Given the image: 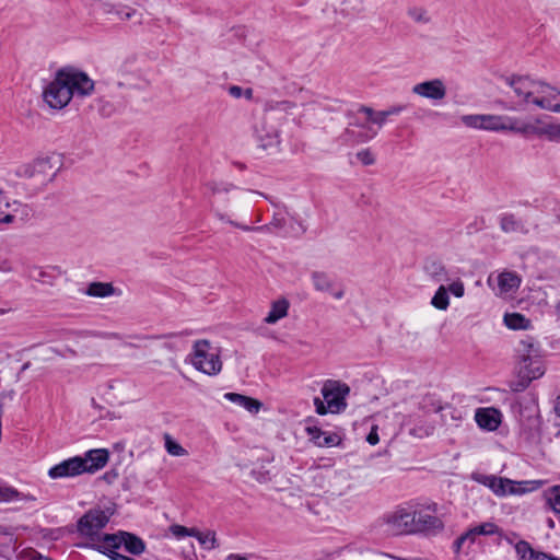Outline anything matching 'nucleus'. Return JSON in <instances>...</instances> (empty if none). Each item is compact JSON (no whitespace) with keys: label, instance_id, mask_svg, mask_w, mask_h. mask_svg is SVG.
Segmentation results:
<instances>
[{"label":"nucleus","instance_id":"obj_5","mask_svg":"<svg viewBox=\"0 0 560 560\" xmlns=\"http://www.w3.org/2000/svg\"><path fill=\"white\" fill-rule=\"evenodd\" d=\"M254 135L262 149L278 148L280 144L279 119L272 112H266L256 118Z\"/></svg>","mask_w":560,"mask_h":560},{"label":"nucleus","instance_id":"obj_14","mask_svg":"<svg viewBox=\"0 0 560 560\" xmlns=\"http://www.w3.org/2000/svg\"><path fill=\"white\" fill-rule=\"evenodd\" d=\"M352 125L355 127H359L361 129V131H355L352 128H346V130L340 136L341 140L345 143H348V144L364 143V142H368V141L374 139L378 133V130L374 129L370 125L361 124L358 121Z\"/></svg>","mask_w":560,"mask_h":560},{"label":"nucleus","instance_id":"obj_12","mask_svg":"<svg viewBox=\"0 0 560 560\" xmlns=\"http://www.w3.org/2000/svg\"><path fill=\"white\" fill-rule=\"evenodd\" d=\"M84 474V464L81 456H74L62 460L48 470L51 479L75 477Z\"/></svg>","mask_w":560,"mask_h":560},{"label":"nucleus","instance_id":"obj_34","mask_svg":"<svg viewBox=\"0 0 560 560\" xmlns=\"http://www.w3.org/2000/svg\"><path fill=\"white\" fill-rule=\"evenodd\" d=\"M431 304L438 310H447L450 305V298L447 294V289L444 285L439 287L431 300Z\"/></svg>","mask_w":560,"mask_h":560},{"label":"nucleus","instance_id":"obj_23","mask_svg":"<svg viewBox=\"0 0 560 560\" xmlns=\"http://www.w3.org/2000/svg\"><path fill=\"white\" fill-rule=\"evenodd\" d=\"M289 306L290 304L287 299H280L272 302L271 308L265 317L264 322L269 325L276 324L278 320L288 315Z\"/></svg>","mask_w":560,"mask_h":560},{"label":"nucleus","instance_id":"obj_51","mask_svg":"<svg viewBox=\"0 0 560 560\" xmlns=\"http://www.w3.org/2000/svg\"><path fill=\"white\" fill-rule=\"evenodd\" d=\"M443 410L448 411L450 417H451L453 420H455V421H459V420H462V413H460V411H458L457 409L453 408L452 406L446 405V406L444 407V409H443Z\"/></svg>","mask_w":560,"mask_h":560},{"label":"nucleus","instance_id":"obj_56","mask_svg":"<svg viewBox=\"0 0 560 560\" xmlns=\"http://www.w3.org/2000/svg\"><path fill=\"white\" fill-rule=\"evenodd\" d=\"M465 541L466 540L464 539V537L462 535L454 541V549L456 552H458L460 550V548Z\"/></svg>","mask_w":560,"mask_h":560},{"label":"nucleus","instance_id":"obj_61","mask_svg":"<svg viewBox=\"0 0 560 560\" xmlns=\"http://www.w3.org/2000/svg\"><path fill=\"white\" fill-rule=\"evenodd\" d=\"M555 411L560 417V395L557 397L555 402Z\"/></svg>","mask_w":560,"mask_h":560},{"label":"nucleus","instance_id":"obj_46","mask_svg":"<svg viewBox=\"0 0 560 560\" xmlns=\"http://www.w3.org/2000/svg\"><path fill=\"white\" fill-rule=\"evenodd\" d=\"M359 113H362L365 115L366 117V125L369 124H372L373 121V117L375 116L376 114V110H374L372 107H369V106H365V105H362L359 110Z\"/></svg>","mask_w":560,"mask_h":560},{"label":"nucleus","instance_id":"obj_21","mask_svg":"<svg viewBox=\"0 0 560 560\" xmlns=\"http://www.w3.org/2000/svg\"><path fill=\"white\" fill-rule=\"evenodd\" d=\"M230 224L237 228V229H241L243 231H257V232H270L272 231L273 229L276 230H281L285 226V219L284 217L276 213L273 217H272V220L270 221L269 224H266V225H260V226H248V225H244V224H241V223H237L235 221H230Z\"/></svg>","mask_w":560,"mask_h":560},{"label":"nucleus","instance_id":"obj_63","mask_svg":"<svg viewBox=\"0 0 560 560\" xmlns=\"http://www.w3.org/2000/svg\"><path fill=\"white\" fill-rule=\"evenodd\" d=\"M164 347L170 349V350H177V347L175 343H172V342H165L164 343Z\"/></svg>","mask_w":560,"mask_h":560},{"label":"nucleus","instance_id":"obj_15","mask_svg":"<svg viewBox=\"0 0 560 560\" xmlns=\"http://www.w3.org/2000/svg\"><path fill=\"white\" fill-rule=\"evenodd\" d=\"M81 459L84 464V474H94L106 466L109 452L106 448L89 450L81 456Z\"/></svg>","mask_w":560,"mask_h":560},{"label":"nucleus","instance_id":"obj_49","mask_svg":"<svg viewBox=\"0 0 560 560\" xmlns=\"http://www.w3.org/2000/svg\"><path fill=\"white\" fill-rule=\"evenodd\" d=\"M530 560H559V559L556 557H552L546 552L535 549L533 558Z\"/></svg>","mask_w":560,"mask_h":560},{"label":"nucleus","instance_id":"obj_37","mask_svg":"<svg viewBox=\"0 0 560 560\" xmlns=\"http://www.w3.org/2000/svg\"><path fill=\"white\" fill-rule=\"evenodd\" d=\"M122 533L124 532H119L118 534H106L104 536L103 540L106 545V552L117 549L122 545Z\"/></svg>","mask_w":560,"mask_h":560},{"label":"nucleus","instance_id":"obj_31","mask_svg":"<svg viewBox=\"0 0 560 560\" xmlns=\"http://www.w3.org/2000/svg\"><path fill=\"white\" fill-rule=\"evenodd\" d=\"M427 273L436 282H444L448 280L445 267L439 261H430L425 265Z\"/></svg>","mask_w":560,"mask_h":560},{"label":"nucleus","instance_id":"obj_64","mask_svg":"<svg viewBox=\"0 0 560 560\" xmlns=\"http://www.w3.org/2000/svg\"><path fill=\"white\" fill-rule=\"evenodd\" d=\"M556 315L560 319V300L557 302L555 306Z\"/></svg>","mask_w":560,"mask_h":560},{"label":"nucleus","instance_id":"obj_6","mask_svg":"<svg viewBox=\"0 0 560 560\" xmlns=\"http://www.w3.org/2000/svg\"><path fill=\"white\" fill-rule=\"evenodd\" d=\"M413 521V510L402 506L384 514L382 517V524L385 526V532L390 535L412 534Z\"/></svg>","mask_w":560,"mask_h":560},{"label":"nucleus","instance_id":"obj_2","mask_svg":"<svg viewBox=\"0 0 560 560\" xmlns=\"http://www.w3.org/2000/svg\"><path fill=\"white\" fill-rule=\"evenodd\" d=\"M94 81L83 71L74 68L60 69L46 86L43 96L49 107L61 109L74 95L84 97L92 94Z\"/></svg>","mask_w":560,"mask_h":560},{"label":"nucleus","instance_id":"obj_7","mask_svg":"<svg viewBox=\"0 0 560 560\" xmlns=\"http://www.w3.org/2000/svg\"><path fill=\"white\" fill-rule=\"evenodd\" d=\"M349 386L337 381L328 380L324 383L322 395L330 412H339L346 408V396L349 394Z\"/></svg>","mask_w":560,"mask_h":560},{"label":"nucleus","instance_id":"obj_25","mask_svg":"<svg viewBox=\"0 0 560 560\" xmlns=\"http://www.w3.org/2000/svg\"><path fill=\"white\" fill-rule=\"evenodd\" d=\"M84 293L92 298H107L115 293V288L110 282H91Z\"/></svg>","mask_w":560,"mask_h":560},{"label":"nucleus","instance_id":"obj_8","mask_svg":"<svg viewBox=\"0 0 560 560\" xmlns=\"http://www.w3.org/2000/svg\"><path fill=\"white\" fill-rule=\"evenodd\" d=\"M109 516L101 509L89 510L78 521V532L86 537H94L106 526Z\"/></svg>","mask_w":560,"mask_h":560},{"label":"nucleus","instance_id":"obj_20","mask_svg":"<svg viewBox=\"0 0 560 560\" xmlns=\"http://www.w3.org/2000/svg\"><path fill=\"white\" fill-rule=\"evenodd\" d=\"M24 174L30 177H35L36 175H44V180H52L56 175V172L52 170V165L50 160L47 158L37 159L31 165H27L24 168Z\"/></svg>","mask_w":560,"mask_h":560},{"label":"nucleus","instance_id":"obj_22","mask_svg":"<svg viewBox=\"0 0 560 560\" xmlns=\"http://www.w3.org/2000/svg\"><path fill=\"white\" fill-rule=\"evenodd\" d=\"M224 398L253 413L258 412L261 408V402L257 399L237 393H226L224 394Z\"/></svg>","mask_w":560,"mask_h":560},{"label":"nucleus","instance_id":"obj_3","mask_svg":"<svg viewBox=\"0 0 560 560\" xmlns=\"http://www.w3.org/2000/svg\"><path fill=\"white\" fill-rule=\"evenodd\" d=\"M517 352L521 358L517 378L510 383V388L512 392L521 393L525 390L534 380L540 378L545 374V366L538 349L530 338L520 342Z\"/></svg>","mask_w":560,"mask_h":560},{"label":"nucleus","instance_id":"obj_62","mask_svg":"<svg viewBox=\"0 0 560 560\" xmlns=\"http://www.w3.org/2000/svg\"><path fill=\"white\" fill-rule=\"evenodd\" d=\"M243 96H245L247 100H252L253 97V90L252 89H246L243 91Z\"/></svg>","mask_w":560,"mask_h":560},{"label":"nucleus","instance_id":"obj_30","mask_svg":"<svg viewBox=\"0 0 560 560\" xmlns=\"http://www.w3.org/2000/svg\"><path fill=\"white\" fill-rule=\"evenodd\" d=\"M194 537L207 550H212L219 547L217 535L214 530L200 532L196 528Z\"/></svg>","mask_w":560,"mask_h":560},{"label":"nucleus","instance_id":"obj_58","mask_svg":"<svg viewBox=\"0 0 560 560\" xmlns=\"http://www.w3.org/2000/svg\"><path fill=\"white\" fill-rule=\"evenodd\" d=\"M116 477H117V474H116L115 471H108V472H106V474L103 476V478H104L106 481H108V482H110V481H112L113 479H115Z\"/></svg>","mask_w":560,"mask_h":560},{"label":"nucleus","instance_id":"obj_28","mask_svg":"<svg viewBox=\"0 0 560 560\" xmlns=\"http://www.w3.org/2000/svg\"><path fill=\"white\" fill-rule=\"evenodd\" d=\"M418 407L424 413L440 412L444 409V406H442L441 400L436 397L435 394L423 395L418 401Z\"/></svg>","mask_w":560,"mask_h":560},{"label":"nucleus","instance_id":"obj_18","mask_svg":"<svg viewBox=\"0 0 560 560\" xmlns=\"http://www.w3.org/2000/svg\"><path fill=\"white\" fill-rule=\"evenodd\" d=\"M523 135H535L551 142L560 143V124H544L540 126L524 124Z\"/></svg>","mask_w":560,"mask_h":560},{"label":"nucleus","instance_id":"obj_33","mask_svg":"<svg viewBox=\"0 0 560 560\" xmlns=\"http://www.w3.org/2000/svg\"><path fill=\"white\" fill-rule=\"evenodd\" d=\"M504 324L511 329H526L529 326V319L520 313H508L504 315Z\"/></svg>","mask_w":560,"mask_h":560},{"label":"nucleus","instance_id":"obj_48","mask_svg":"<svg viewBox=\"0 0 560 560\" xmlns=\"http://www.w3.org/2000/svg\"><path fill=\"white\" fill-rule=\"evenodd\" d=\"M314 405L316 407V412L318 415H326L327 411H329V409L327 408V404L325 402V400H322L320 398L316 397L314 399Z\"/></svg>","mask_w":560,"mask_h":560},{"label":"nucleus","instance_id":"obj_40","mask_svg":"<svg viewBox=\"0 0 560 560\" xmlns=\"http://www.w3.org/2000/svg\"><path fill=\"white\" fill-rule=\"evenodd\" d=\"M462 121L469 128L482 129L483 115H465Z\"/></svg>","mask_w":560,"mask_h":560},{"label":"nucleus","instance_id":"obj_16","mask_svg":"<svg viewBox=\"0 0 560 560\" xmlns=\"http://www.w3.org/2000/svg\"><path fill=\"white\" fill-rule=\"evenodd\" d=\"M311 279L316 291L330 293L336 300L343 298L345 290L342 288L335 290V281L327 272L313 271Z\"/></svg>","mask_w":560,"mask_h":560},{"label":"nucleus","instance_id":"obj_57","mask_svg":"<svg viewBox=\"0 0 560 560\" xmlns=\"http://www.w3.org/2000/svg\"><path fill=\"white\" fill-rule=\"evenodd\" d=\"M226 560H247V557L236 553H231L226 557Z\"/></svg>","mask_w":560,"mask_h":560},{"label":"nucleus","instance_id":"obj_47","mask_svg":"<svg viewBox=\"0 0 560 560\" xmlns=\"http://www.w3.org/2000/svg\"><path fill=\"white\" fill-rule=\"evenodd\" d=\"M406 109H407L406 105L398 104V105L389 106L387 109H385V113L388 117H390V116L399 115L400 113H402Z\"/></svg>","mask_w":560,"mask_h":560},{"label":"nucleus","instance_id":"obj_55","mask_svg":"<svg viewBox=\"0 0 560 560\" xmlns=\"http://www.w3.org/2000/svg\"><path fill=\"white\" fill-rule=\"evenodd\" d=\"M465 540H469L470 542H474L476 537L478 536L477 533H475V527L468 529L466 533L462 535Z\"/></svg>","mask_w":560,"mask_h":560},{"label":"nucleus","instance_id":"obj_9","mask_svg":"<svg viewBox=\"0 0 560 560\" xmlns=\"http://www.w3.org/2000/svg\"><path fill=\"white\" fill-rule=\"evenodd\" d=\"M482 129L488 131H513L523 135L524 124L515 117L483 115Z\"/></svg>","mask_w":560,"mask_h":560},{"label":"nucleus","instance_id":"obj_41","mask_svg":"<svg viewBox=\"0 0 560 560\" xmlns=\"http://www.w3.org/2000/svg\"><path fill=\"white\" fill-rule=\"evenodd\" d=\"M499 527L490 522L475 526V533H477V535H494L499 533Z\"/></svg>","mask_w":560,"mask_h":560},{"label":"nucleus","instance_id":"obj_53","mask_svg":"<svg viewBox=\"0 0 560 560\" xmlns=\"http://www.w3.org/2000/svg\"><path fill=\"white\" fill-rule=\"evenodd\" d=\"M243 89L238 85H232L229 88V93L231 96L235 97V98H240L243 96Z\"/></svg>","mask_w":560,"mask_h":560},{"label":"nucleus","instance_id":"obj_52","mask_svg":"<svg viewBox=\"0 0 560 560\" xmlns=\"http://www.w3.org/2000/svg\"><path fill=\"white\" fill-rule=\"evenodd\" d=\"M366 441L371 444V445H376L380 441V438H378V434H377V431H376V428H372L371 432L368 434L366 436Z\"/></svg>","mask_w":560,"mask_h":560},{"label":"nucleus","instance_id":"obj_17","mask_svg":"<svg viewBox=\"0 0 560 560\" xmlns=\"http://www.w3.org/2000/svg\"><path fill=\"white\" fill-rule=\"evenodd\" d=\"M305 431L310 440L318 447L338 446L342 441L340 434L323 431L318 427H307Z\"/></svg>","mask_w":560,"mask_h":560},{"label":"nucleus","instance_id":"obj_29","mask_svg":"<svg viewBox=\"0 0 560 560\" xmlns=\"http://www.w3.org/2000/svg\"><path fill=\"white\" fill-rule=\"evenodd\" d=\"M500 228L505 233L524 232V224L512 213H505L500 218Z\"/></svg>","mask_w":560,"mask_h":560},{"label":"nucleus","instance_id":"obj_43","mask_svg":"<svg viewBox=\"0 0 560 560\" xmlns=\"http://www.w3.org/2000/svg\"><path fill=\"white\" fill-rule=\"evenodd\" d=\"M357 159L363 164V165H372L375 163L374 154L370 149H363L357 153Z\"/></svg>","mask_w":560,"mask_h":560},{"label":"nucleus","instance_id":"obj_27","mask_svg":"<svg viewBox=\"0 0 560 560\" xmlns=\"http://www.w3.org/2000/svg\"><path fill=\"white\" fill-rule=\"evenodd\" d=\"M122 541L126 550L135 556L141 555L145 550L144 541L135 534L128 532L122 533Z\"/></svg>","mask_w":560,"mask_h":560},{"label":"nucleus","instance_id":"obj_11","mask_svg":"<svg viewBox=\"0 0 560 560\" xmlns=\"http://www.w3.org/2000/svg\"><path fill=\"white\" fill-rule=\"evenodd\" d=\"M471 479L482 486L488 487L494 494L500 497L508 493H515L513 481L506 478L498 477L494 475L472 472Z\"/></svg>","mask_w":560,"mask_h":560},{"label":"nucleus","instance_id":"obj_38","mask_svg":"<svg viewBox=\"0 0 560 560\" xmlns=\"http://www.w3.org/2000/svg\"><path fill=\"white\" fill-rule=\"evenodd\" d=\"M168 530L176 537V538H183L186 536L194 537L196 535L195 530L196 527H185L183 525L173 524L170 526Z\"/></svg>","mask_w":560,"mask_h":560},{"label":"nucleus","instance_id":"obj_1","mask_svg":"<svg viewBox=\"0 0 560 560\" xmlns=\"http://www.w3.org/2000/svg\"><path fill=\"white\" fill-rule=\"evenodd\" d=\"M502 82L509 91L503 93L510 102L497 103L506 110L523 112L532 106L548 112H560V91L542 81H535L528 75H502Z\"/></svg>","mask_w":560,"mask_h":560},{"label":"nucleus","instance_id":"obj_36","mask_svg":"<svg viewBox=\"0 0 560 560\" xmlns=\"http://www.w3.org/2000/svg\"><path fill=\"white\" fill-rule=\"evenodd\" d=\"M165 448L167 453L173 456H184L187 454V451L177 442L172 440L168 434L165 435Z\"/></svg>","mask_w":560,"mask_h":560},{"label":"nucleus","instance_id":"obj_45","mask_svg":"<svg viewBox=\"0 0 560 560\" xmlns=\"http://www.w3.org/2000/svg\"><path fill=\"white\" fill-rule=\"evenodd\" d=\"M388 118L389 117L386 115L385 110H378L373 117L372 125H376L378 129H381Z\"/></svg>","mask_w":560,"mask_h":560},{"label":"nucleus","instance_id":"obj_32","mask_svg":"<svg viewBox=\"0 0 560 560\" xmlns=\"http://www.w3.org/2000/svg\"><path fill=\"white\" fill-rule=\"evenodd\" d=\"M407 15L415 23H418V24H429L432 21L429 11L425 8L419 7V5H413V7L408 8Z\"/></svg>","mask_w":560,"mask_h":560},{"label":"nucleus","instance_id":"obj_10","mask_svg":"<svg viewBox=\"0 0 560 560\" xmlns=\"http://www.w3.org/2000/svg\"><path fill=\"white\" fill-rule=\"evenodd\" d=\"M415 512L412 522V534L435 535L444 528V524L438 516L424 511Z\"/></svg>","mask_w":560,"mask_h":560},{"label":"nucleus","instance_id":"obj_42","mask_svg":"<svg viewBox=\"0 0 560 560\" xmlns=\"http://www.w3.org/2000/svg\"><path fill=\"white\" fill-rule=\"evenodd\" d=\"M207 186L213 195L229 192L231 189L234 188V186L231 184L217 183V182L208 183Z\"/></svg>","mask_w":560,"mask_h":560},{"label":"nucleus","instance_id":"obj_50","mask_svg":"<svg viewBox=\"0 0 560 560\" xmlns=\"http://www.w3.org/2000/svg\"><path fill=\"white\" fill-rule=\"evenodd\" d=\"M420 431H421V429L413 428V429H411L410 433L412 435H416V436H419V438H422L423 435L429 436V435H431L433 433L434 427L430 425V427L425 428L423 430V433H421Z\"/></svg>","mask_w":560,"mask_h":560},{"label":"nucleus","instance_id":"obj_4","mask_svg":"<svg viewBox=\"0 0 560 560\" xmlns=\"http://www.w3.org/2000/svg\"><path fill=\"white\" fill-rule=\"evenodd\" d=\"M190 363L196 370L210 376L219 374L222 370L219 351L212 348L207 339L195 341Z\"/></svg>","mask_w":560,"mask_h":560},{"label":"nucleus","instance_id":"obj_39","mask_svg":"<svg viewBox=\"0 0 560 560\" xmlns=\"http://www.w3.org/2000/svg\"><path fill=\"white\" fill-rule=\"evenodd\" d=\"M547 502L556 513H560V486H556L551 489Z\"/></svg>","mask_w":560,"mask_h":560},{"label":"nucleus","instance_id":"obj_35","mask_svg":"<svg viewBox=\"0 0 560 560\" xmlns=\"http://www.w3.org/2000/svg\"><path fill=\"white\" fill-rule=\"evenodd\" d=\"M514 549L518 560H530L535 551L532 545L526 540H518L515 542Z\"/></svg>","mask_w":560,"mask_h":560},{"label":"nucleus","instance_id":"obj_59","mask_svg":"<svg viewBox=\"0 0 560 560\" xmlns=\"http://www.w3.org/2000/svg\"><path fill=\"white\" fill-rule=\"evenodd\" d=\"M14 221V215L12 214H5L4 217L0 218V222L2 223H12Z\"/></svg>","mask_w":560,"mask_h":560},{"label":"nucleus","instance_id":"obj_54","mask_svg":"<svg viewBox=\"0 0 560 560\" xmlns=\"http://www.w3.org/2000/svg\"><path fill=\"white\" fill-rule=\"evenodd\" d=\"M136 13L135 10H128V11H116V14L120 20H129Z\"/></svg>","mask_w":560,"mask_h":560},{"label":"nucleus","instance_id":"obj_60","mask_svg":"<svg viewBox=\"0 0 560 560\" xmlns=\"http://www.w3.org/2000/svg\"><path fill=\"white\" fill-rule=\"evenodd\" d=\"M2 206L8 207L9 202H8L3 191L0 190V209L2 208Z\"/></svg>","mask_w":560,"mask_h":560},{"label":"nucleus","instance_id":"obj_24","mask_svg":"<svg viewBox=\"0 0 560 560\" xmlns=\"http://www.w3.org/2000/svg\"><path fill=\"white\" fill-rule=\"evenodd\" d=\"M12 501L34 502V501H36V498L32 494L20 492L13 487L1 486L0 487V502H12Z\"/></svg>","mask_w":560,"mask_h":560},{"label":"nucleus","instance_id":"obj_19","mask_svg":"<svg viewBox=\"0 0 560 560\" xmlns=\"http://www.w3.org/2000/svg\"><path fill=\"white\" fill-rule=\"evenodd\" d=\"M502 415L495 408H479L476 410L475 420L485 430L494 431L501 424Z\"/></svg>","mask_w":560,"mask_h":560},{"label":"nucleus","instance_id":"obj_13","mask_svg":"<svg viewBox=\"0 0 560 560\" xmlns=\"http://www.w3.org/2000/svg\"><path fill=\"white\" fill-rule=\"evenodd\" d=\"M412 93L433 101H441L446 95V88L441 79H433L413 85Z\"/></svg>","mask_w":560,"mask_h":560},{"label":"nucleus","instance_id":"obj_44","mask_svg":"<svg viewBox=\"0 0 560 560\" xmlns=\"http://www.w3.org/2000/svg\"><path fill=\"white\" fill-rule=\"evenodd\" d=\"M447 291H450L456 298H462L465 293L464 283L460 280L454 281L450 284Z\"/></svg>","mask_w":560,"mask_h":560},{"label":"nucleus","instance_id":"obj_26","mask_svg":"<svg viewBox=\"0 0 560 560\" xmlns=\"http://www.w3.org/2000/svg\"><path fill=\"white\" fill-rule=\"evenodd\" d=\"M521 283V279L514 272H502L498 277V285L501 293H510L515 291Z\"/></svg>","mask_w":560,"mask_h":560}]
</instances>
